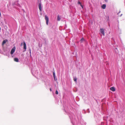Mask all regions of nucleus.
<instances>
[{"mask_svg": "<svg viewBox=\"0 0 125 125\" xmlns=\"http://www.w3.org/2000/svg\"><path fill=\"white\" fill-rule=\"evenodd\" d=\"M45 19L46 21V24L47 25H48L49 21V19L48 17L46 16H45Z\"/></svg>", "mask_w": 125, "mask_h": 125, "instance_id": "1", "label": "nucleus"}, {"mask_svg": "<svg viewBox=\"0 0 125 125\" xmlns=\"http://www.w3.org/2000/svg\"><path fill=\"white\" fill-rule=\"evenodd\" d=\"M23 49H24V52L25 51L26 49V44L24 42H23Z\"/></svg>", "mask_w": 125, "mask_h": 125, "instance_id": "2", "label": "nucleus"}, {"mask_svg": "<svg viewBox=\"0 0 125 125\" xmlns=\"http://www.w3.org/2000/svg\"><path fill=\"white\" fill-rule=\"evenodd\" d=\"M100 32L104 35V30L103 29H101L100 30Z\"/></svg>", "mask_w": 125, "mask_h": 125, "instance_id": "3", "label": "nucleus"}, {"mask_svg": "<svg viewBox=\"0 0 125 125\" xmlns=\"http://www.w3.org/2000/svg\"><path fill=\"white\" fill-rule=\"evenodd\" d=\"M15 50V48H13L11 50L10 52V54H13Z\"/></svg>", "mask_w": 125, "mask_h": 125, "instance_id": "4", "label": "nucleus"}, {"mask_svg": "<svg viewBox=\"0 0 125 125\" xmlns=\"http://www.w3.org/2000/svg\"><path fill=\"white\" fill-rule=\"evenodd\" d=\"M110 89L113 92H114L115 91V88L114 87H112L110 88Z\"/></svg>", "mask_w": 125, "mask_h": 125, "instance_id": "5", "label": "nucleus"}, {"mask_svg": "<svg viewBox=\"0 0 125 125\" xmlns=\"http://www.w3.org/2000/svg\"><path fill=\"white\" fill-rule=\"evenodd\" d=\"M39 7L40 11H41L42 10V7L41 4L40 3L39 4Z\"/></svg>", "mask_w": 125, "mask_h": 125, "instance_id": "6", "label": "nucleus"}, {"mask_svg": "<svg viewBox=\"0 0 125 125\" xmlns=\"http://www.w3.org/2000/svg\"><path fill=\"white\" fill-rule=\"evenodd\" d=\"M106 5L105 4H104L102 6V8L103 9H105L106 8Z\"/></svg>", "mask_w": 125, "mask_h": 125, "instance_id": "7", "label": "nucleus"}, {"mask_svg": "<svg viewBox=\"0 0 125 125\" xmlns=\"http://www.w3.org/2000/svg\"><path fill=\"white\" fill-rule=\"evenodd\" d=\"M14 60L16 62H19L18 59L17 58H14Z\"/></svg>", "mask_w": 125, "mask_h": 125, "instance_id": "8", "label": "nucleus"}, {"mask_svg": "<svg viewBox=\"0 0 125 125\" xmlns=\"http://www.w3.org/2000/svg\"><path fill=\"white\" fill-rule=\"evenodd\" d=\"M7 41H8V40H4V41H3L2 42V45H3L4 44H5L6 43V42Z\"/></svg>", "mask_w": 125, "mask_h": 125, "instance_id": "9", "label": "nucleus"}, {"mask_svg": "<svg viewBox=\"0 0 125 125\" xmlns=\"http://www.w3.org/2000/svg\"><path fill=\"white\" fill-rule=\"evenodd\" d=\"M57 20L58 21H59L61 20V18L59 15L57 16Z\"/></svg>", "mask_w": 125, "mask_h": 125, "instance_id": "10", "label": "nucleus"}, {"mask_svg": "<svg viewBox=\"0 0 125 125\" xmlns=\"http://www.w3.org/2000/svg\"><path fill=\"white\" fill-rule=\"evenodd\" d=\"M53 75L54 78V80L55 81V74L54 72H53Z\"/></svg>", "mask_w": 125, "mask_h": 125, "instance_id": "11", "label": "nucleus"}, {"mask_svg": "<svg viewBox=\"0 0 125 125\" xmlns=\"http://www.w3.org/2000/svg\"><path fill=\"white\" fill-rule=\"evenodd\" d=\"M84 41V39L83 38H82L81 40V42H82L83 41Z\"/></svg>", "mask_w": 125, "mask_h": 125, "instance_id": "12", "label": "nucleus"}, {"mask_svg": "<svg viewBox=\"0 0 125 125\" xmlns=\"http://www.w3.org/2000/svg\"><path fill=\"white\" fill-rule=\"evenodd\" d=\"M73 80L74 81H75L76 82L77 79L76 78H74Z\"/></svg>", "mask_w": 125, "mask_h": 125, "instance_id": "13", "label": "nucleus"}, {"mask_svg": "<svg viewBox=\"0 0 125 125\" xmlns=\"http://www.w3.org/2000/svg\"><path fill=\"white\" fill-rule=\"evenodd\" d=\"M55 94H58V91L57 90H56L55 91Z\"/></svg>", "mask_w": 125, "mask_h": 125, "instance_id": "14", "label": "nucleus"}, {"mask_svg": "<svg viewBox=\"0 0 125 125\" xmlns=\"http://www.w3.org/2000/svg\"><path fill=\"white\" fill-rule=\"evenodd\" d=\"M78 4H80V5L81 4V3L79 1H78Z\"/></svg>", "mask_w": 125, "mask_h": 125, "instance_id": "15", "label": "nucleus"}, {"mask_svg": "<svg viewBox=\"0 0 125 125\" xmlns=\"http://www.w3.org/2000/svg\"><path fill=\"white\" fill-rule=\"evenodd\" d=\"M80 6H81L82 7V9H83V6L82 5V4H81V5H80Z\"/></svg>", "mask_w": 125, "mask_h": 125, "instance_id": "16", "label": "nucleus"}, {"mask_svg": "<svg viewBox=\"0 0 125 125\" xmlns=\"http://www.w3.org/2000/svg\"><path fill=\"white\" fill-rule=\"evenodd\" d=\"M31 50H30V54L31 53Z\"/></svg>", "mask_w": 125, "mask_h": 125, "instance_id": "17", "label": "nucleus"}, {"mask_svg": "<svg viewBox=\"0 0 125 125\" xmlns=\"http://www.w3.org/2000/svg\"><path fill=\"white\" fill-rule=\"evenodd\" d=\"M50 90L51 91H52V89L51 88H50Z\"/></svg>", "mask_w": 125, "mask_h": 125, "instance_id": "18", "label": "nucleus"}, {"mask_svg": "<svg viewBox=\"0 0 125 125\" xmlns=\"http://www.w3.org/2000/svg\"><path fill=\"white\" fill-rule=\"evenodd\" d=\"M22 44H23V43L22 42L21 43V46H22Z\"/></svg>", "mask_w": 125, "mask_h": 125, "instance_id": "19", "label": "nucleus"}, {"mask_svg": "<svg viewBox=\"0 0 125 125\" xmlns=\"http://www.w3.org/2000/svg\"><path fill=\"white\" fill-rule=\"evenodd\" d=\"M104 0L105 1H107V0Z\"/></svg>", "mask_w": 125, "mask_h": 125, "instance_id": "20", "label": "nucleus"}]
</instances>
